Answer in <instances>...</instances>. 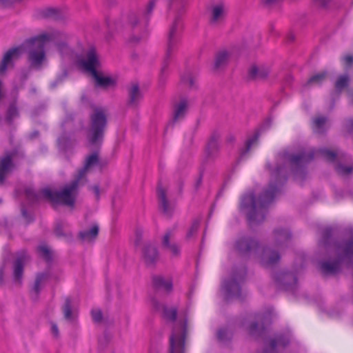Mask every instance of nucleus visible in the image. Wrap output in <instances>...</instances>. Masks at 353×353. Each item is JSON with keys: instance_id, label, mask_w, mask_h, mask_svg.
<instances>
[{"instance_id": "nucleus-45", "label": "nucleus", "mask_w": 353, "mask_h": 353, "mask_svg": "<svg viewBox=\"0 0 353 353\" xmlns=\"http://www.w3.org/2000/svg\"><path fill=\"white\" fill-rule=\"evenodd\" d=\"M48 16L55 19H61L62 18V14L57 9L50 8L48 10Z\"/></svg>"}, {"instance_id": "nucleus-16", "label": "nucleus", "mask_w": 353, "mask_h": 353, "mask_svg": "<svg viewBox=\"0 0 353 353\" xmlns=\"http://www.w3.org/2000/svg\"><path fill=\"white\" fill-rule=\"evenodd\" d=\"M99 163V157L97 152H94L90 156H88L85 160V165L83 168L78 170V172L74 174L77 176L79 177L80 176L82 178V180L87 182L86 175L88 172L95 165Z\"/></svg>"}, {"instance_id": "nucleus-22", "label": "nucleus", "mask_w": 353, "mask_h": 353, "mask_svg": "<svg viewBox=\"0 0 353 353\" xmlns=\"http://www.w3.org/2000/svg\"><path fill=\"white\" fill-rule=\"evenodd\" d=\"M98 233L99 226L94 224L89 230L81 231L79 236L83 241L90 242L97 238Z\"/></svg>"}, {"instance_id": "nucleus-42", "label": "nucleus", "mask_w": 353, "mask_h": 353, "mask_svg": "<svg viewBox=\"0 0 353 353\" xmlns=\"http://www.w3.org/2000/svg\"><path fill=\"white\" fill-rule=\"evenodd\" d=\"M219 139V135L218 134H214L208 142V149L212 151L216 150L218 147L217 141Z\"/></svg>"}, {"instance_id": "nucleus-17", "label": "nucleus", "mask_w": 353, "mask_h": 353, "mask_svg": "<svg viewBox=\"0 0 353 353\" xmlns=\"http://www.w3.org/2000/svg\"><path fill=\"white\" fill-rule=\"evenodd\" d=\"M28 256L25 253H22L20 256L17 257L13 268V274H14V280L16 283H20L23 272V266L28 261Z\"/></svg>"}, {"instance_id": "nucleus-11", "label": "nucleus", "mask_w": 353, "mask_h": 353, "mask_svg": "<svg viewBox=\"0 0 353 353\" xmlns=\"http://www.w3.org/2000/svg\"><path fill=\"white\" fill-rule=\"evenodd\" d=\"M21 54V48H14L8 50L0 62V75H3L8 70L14 67V62Z\"/></svg>"}, {"instance_id": "nucleus-35", "label": "nucleus", "mask_w": 353, "mask_h": 353, "mask_svg": "<svg viewBox=\"0 0 353 353\" xmlns=\"http://www.w3.org/2000/svg\"><path fill=\"white\" fill-rule=\"evenodd\" d=\"M64 318L68 321H73L74 319V313L72 312L70 301L67 299L63 307Z\"/></svg>"}, {"instance_id": "nucleus-57", "label": "nucleus", "mask_w": 353, "mask_h": 353, "mask_svg": "<svg viewBox=\"0 0 353 353\" xmlns=\"http://www.w3.org/2000/svg\"><path fill=\"white\" fill-rule=\"evenodd\" d=\"M4 96V92L3 90V83L1 80L0 79V101L3 99Z\"/></svg>"}, {"instance_id": "nucleus-41", "label": "nucleus", "mask_w": 353, "mask_h": 353, "mask_svg": "<svg viewBox=\"0 0 353 353\" xmlns=\"http://www.w3.org/2000/svg\"><path fill=\"white\" fill-rule=\"evenodd\" d=\"M349 78L347 75H341L340 76L337 81H336L335 86L338 90H341L344 88L348 83Z\"/></svg>"}, {"instance_id": "nucleus-27", "label": "nucleus", "mask_w": 353, "mask_h": 353, "mask_svg": "<svg viewBox=\"0 0 353 353\" xmlns=\"http://www.w3.org/2000/svg\"><path fill=\"white\" fill-rule=\"evenodd\" d=\"M49 274L46 272L40 273L37 275L35 282L32 288V292L37 296L48 279Z\"/></svg>"}, {"instance_id": "nucleus-19", "label": "nucleus", "mask_w": 353, "mask_h": 353, "mask_svg": "<svg viewBox=\"0 0 353 353\" xmlns=\"http://www.w3.org/2000/svg\"><path fill=\"white\" fill-rule=\"evenodd\" d=\"M336 252L340 260L353 256V239L336 247Z\"/></svg>"}, {"instance_id": "nucleus-25", "label": "nucleus", "mask_w": 353, "mask_h": 353, "mask_svg": "<svg viewBox=\"0 0 353 353\" xmlns=\"http://www.w3.org/2000/svg\"><path fill=\"white\" fill-rule=\"evenodd\" d=\"M157 194L159 201V205L163 212L169 214L170 212L168 201L166 199L165 189L163 188L161 184L159 185L157 188Z\"/></svg>"}, {"instance_id": "nucleus-26", "label": "nucleus", "mask_w": 353, "mask_h": 353, "mask_svg": "<svg viewBox=\"0 0 353 353\" xmlns=\"http://www.w3.org/2000/svg\"><path fill=\"white\" fill-rule=\"evenodd\" d=\"M181 82L190 89L196 88V76L190 71L185 72L181 77Z\"/></svg>"}, {"instance_id": "nucleus-12", "label": "nucleus", "mask_w": 353, "mask_h": 353, "mask_svg": "<svg viewBox=\"0 0 353 353\" xmlns=\"http://www.w3.org/2000/svg\"><path fill=\"white\" fill-rule=\"evenodd\" d=\"M162 247L172 257H178L180 255L181 248L174 241L173 230H169L164 234L162 239Z\"/></svg>"}, {"instance_id": "nucleus-62", "label": "nucleus", "mask_w": 353, "mask_h": 353, "mask_svg": "<svg viewBox=\"0 0 353 353\" xmlns=\"http://www.w3.org/2000/svg\"><path fill=\"white\" fill-rule=\"evenodd\" d=\"M37 134H38V133H37V132H35V133H34V137H37Z\"/></svg>"}, {"instance_id": "nucleus-47", "label": "nucleus", "mask_w": 353, "mask_h": 353, "mask_svg": "<svg viewBox=\"0 0 353 353\" xmlns=\"http://www.w3.org/2000/svg\"><path fill=\"white\" fill-rule=\"evenodd\" d=\"M230 334L229 332L225 329H221L219 330L217 336L219 340L221 341H225L228 339L230 336Z\"/></svg>"}, {"instance_id": "nucleus-24", "label": "nucleus", "mask_w": 353, "mask_h": 353, "mask_svg": "<svg viewBox=\"0 0 353 353\" xmlns=\"http://www.w3.org/2000/svg\"><path fill=\"white\" fill-rule=\"evenodd\" d=\"M248 73L252 79H263L268 76L269 70L263 66L253 65L250 68Z\"/></svg>"}, {"instance_id": "nucleus-48", "label": "nucleus", "mask_w": 353, "mask_h": 353, "mask_svg": "<svg viewBox=\"0 0 353 353\" xmlns=\"http://www.w3.org/2000/svg\"><path fill=\"white\" fill-rule=\"evenodd\" d=\"M26 194L28 199L31 201L36 200L37 199L38 197L36 193L34 192V190L31 188H28L26 190Z\"/></svg>"}, {"instance_id": "nucleus-3", "label": "nucleus", "mask_w": 353, "mask_h": 353, "mask_svg": "<svg viewBox=\"0 0 353 353\" xmlns=\"http://www.w3.org/2000/svg\"><path fill=\"white\" fill-rule=\"evenodd\" d=\"M236 249L248 257H252L263 266L270 267L276 263L280 255L270 247H262L255 239L242 237L236 242Z\"/></svg>"}, {"instance_id": "nucleus-43", "label": "nucleus", "mask_w": 353, "mask_h": 353, "mask_svg": "<svg viewBox=\"0 0 353 353\" xmlns=\"http://www.w3.org/2000/svg\"><path fill=\"white\" fill-rule=\"evenodd\" d=\"M199 223L200 222L199 220H196L193 222L191 228H190L189 231L187 233V236L188 238H190L196 232L199 226Z\"/></svg>"}, {"instance_id": "nucleus-55", "label": "nucleus", "mask_w": 353, "mask_h": 353, "mask_svg": "<svg viewBox=\"0 0 353 353\" xmlns=\"http://www.w3.org/2000/svg\"><path fill=\"white\" fill-rule=\"evenodd\" d=\"M316 3L320 4L322 6H327L330 2H331L332 0H315Z\"/></svg>"}, {"instance_id": "nucleus-51", "label": "nucleus", "mask_w": 353, "mask_h": 353, "mask_svg": "<svg viewBox=\"0 0 353 353\" xmlns=\"http://www.w3.org/2000/svg\"><path fill=\"white\" fill-rule=\"evenodd\" d=\"M92 190L93 191L94 195H95V197L97 199H99V196H100V190H99V186L97 185H94L92 188Z\"/></svg>"}, {"instance_id": "nucleus-4", "label": "nucleus", "mask_w": 353, "mask_h": 353, "mask_svg": "<svg viewBox=\"0 0 353 353\" xmlns=\"http://www.w3.org/2000/svg\"><path fill=\"white\" fill-rule=\"evenodd\" d=\"M85 183L81 176L78 177L74 175L73 180L64 185L59 192L45 188L41 191L40 195L52 203L72 207L78 196L79 188Z\"/></svg>"}, {"instance_id": "nucleus-30", "label": "nucleus", "mask_w": 353, "mask_h": 353, "mask_svg": "<svg viewBox=\"0 0 353 353\" xmlns=\"http://www.w3.org/2000/svg\"><path fill=\"white\" fill-rule=\"evenodd\" d=\"M129 23L132 26L137 23V17L134 12H129L122 15L120 19L116 21L117 27L122 26L123 23Z\"/></svg>"}, {"instance_id": "nucleus-39", "label": "nucleus", "mask_w": 353, "mask_h": 353, "mask_svg": "<svg viewBox=\"0 0 353 353\" xmlns=\"http://www.w3.org/2000/svg\"><path fill=\"white\" fill-rule=\"evenodd\" d=\"M38 252L39 255L46 260H50L51 258V252L46 245H41L38 248Z\"/></svg>"}, {"instance_id": "nucleus-60", "label": "nucleus", "mask_w": 353, "mask_h": 353, "mask_svg": "<svg viewBox=\"0 0 353 353\" xmlns=\"http://www.w3.org/2000/svg\"><path fill=\"white\" fill-rule=\"evenodd\" d=\"M350 125L351 130H353V120L350 121Z\"/></svg>"}, {"instance_id": "nucleus-40", "label": "nucleus", "mask_w": 353, "mask_h": 353, "mask_svg": "<svg viewBox=\"0 0 353 353\" xmlns=\"http://www.w3.org/2000/svg\"><path fill=\"white\" fill-rule=\"evenodd\" d=\"M258 138V134H255L247 141L245 143V148L241 152L242 156L245 155V153L248 152L251 149V148L256 143Z\"/></svg>"}, {"instance_id": "nucleus-1", "label": "nucleus", "mask_w": 353, "mask_h": 353, "mask_svg": "<svg viewBox=\"0 0 353 353\" xmlns=\"http://www.w3.org/2000/svg\"><path fill=\"white\" fill-rule=\"evenodd\" d=\"M68 39L69 36L66 33L59 31L44 32L34 38L28 53V60L30 67L40 69L46 62L45 45L48 42L54 41L59 50L63 52L68 50Z\"/></svg>"}, {"instance_id": "nucleus-46", "label": "nucleus", "mask_w": 353, "mask_h": 353, "mask_svg": "<svg viewBox=\"0 0 353 353\" xmlns=\"http://www.w3.org/2000/svg\"><path fill=\"white\" fill-rule=\"evenodd\" d=\"M92 319L94 322H100L102 319V313L100 310L94 309L91 312Z\"/></svg>"}, {"instance_id": "nucleus-13", "label": "nucleus", "mask_w": 353, "mask_h": 353, "mask_svg": "<svg viewBox=\"0 0 353 353\" xmlns=\"http://www.w3.org/2000/svg\"><path fill=\"white\" fill-rule=\"evenodd\" d=\"M13 154L6 153L0 157V185L3 184L6 177L12 172L14 164Z\"/></svg>"}, {"instance_id": "nucleus-56", "label": "nucleus", "mask_w": 353, "mask_h": 353, "mask_svg": "<svg viewBox=\"0 0 353 353\" xmlns=\"http://www.w3.org/2000/svg\"><path fill=\"white\" fill-rule=\"evenodd\" d=\"M330 234V230L329 229H326L324 232L323 238L325 241V244L326 243L327 239L328 238L329 235Z\"/></svg>"}, {"instance_id": "nucleus-29", "label": "nucleus", "mask_w": 353, "mask_h": 353, "mask_svg": "<svg viewBox=\"0 0 353 353\" xmlns=\"http://www.w3.org/2000/svg\"><path fill=\"white\" fill-rule=\"evenodd\" d=\"M278 282L286 290H290L296 283V279L291 274H283L278 278Z\"/></svg>"}, {"instance_id": "nucleus-37", "label": "nucleus", "mask_w": 353, "mask_h": 353, "mask_svg": "<svg viewBox=\"0 0 353 353\" xmlns=\"http://www.w3.org/2000/svg\"><path fill=\"white\" fill-rule=\"evenodd\" d=\"M337 172L341 175H347L353 171V165H345L343 163H339L336 166Z\"/></svg>"}, {"instance_id": "nucleus-31", "label": "nucleus", "mask_w": 353, "mask_h": 353, "mask_svg": "<svg viewBox=\"0 0 353 353\" xmlns=\"http://www.w3.org/2000/svg\"><path fill=\"white\" fill-rule=\"evenodd\" d=\"M340 264L339 261H325L321 264V270L325 274H334L339 270Z\"/></svg>"}, {"instance_id": "nucleus-18", "label": "nucleus", "mask_w": 353, "mask_h": 353, "mask_svg": "<svg viewBox=\"0 0 353 353\" xmlns=\"http://www.w3.org/2000/svg\"><path fill=\"white\" fill-rule=\"evenodd\" d=\"M143 257L147 264H153L159 258L157 248L154 245L146 244L143 250Z\"/></svg>"}, {"instance_id": "nucleus-38", "label": "nucleus", "mask_w": 353, "mask_h": 353, "mask_svg": "<svg viewBox=\"0 0 353 353\" xmlns=\"http://www.w3.org/2000/svg\"><path fill=\"white\" fill-rule=\"evenodd\" d=\"M325 78V72L318 73L312 77L307 81L309 85H317L321 83Z\"/></svg>"}, {"instance_id": "nucleus-32", "label": "nucleus", "mask_w": 353, "mask_h": 353, "mask_svg": "<svg viewBox=\"0 0 353 353\" xmlns=\"http://www.w3.org/2000/svg\"><path fill=\"white\" fill-rule=\"evenodd\" d=\"M156 308L158 310L162 311L165 318L170 320H175L176 316V310L174 307H168L163 305H157Z\"/></svg>"}, {"instance_id": "nucleus-6", "label": "nucleus", "mask_w": 353, "mask_h": 353, "mask_svg": "<svg viewBox=\"0 0 353 353\" xmlns=\"http://www.w3.org/2000/svg\"><path fill=\"white\" fill-rule=\"evenodd\" d=\"M79 63L82 68L91 74L97 86L109 88L115 84V79L105 74L99 69L100 63L94 49H90Z\"/></svg>"}, {"instance_id": "nucleus-7", "label": "nucleus", "mask_w": 353, "mask_h": 353, "mask_svg": "<svg viewBox=\"0 0 353 353\" xmlns=\"http://www.w3.org/2000/svg\"><path fill=\"white\" fill-rule=\"evenodd\" d=\"M108 114L105 109L95 108L90 115L88 139L92 145L100 144L103 139L107 126Z\"/></svg>"}, {"instance_id": "nucleus-59", "label": "nucleus", "mask_w": 353, "mask_h": 353, "mask_svg": "<svg viewBox=\"0 0 353 353\" xmlns=\"http://www.w3.org/2000/svg\"><path fill=\"white\" fill-rule=\"evenodd\" d=\"M3 270H0V283H1L3 281Z\"/></svg>"}, {"instance_id": "nucleus-34", "label": "nucleus", "mask_w": 353, "mask_h": 353, "mask_svg": "<svg viewBox=\"0 0 353 353\" xmlns=\"http://www.w3.org/2000/svg\"><path fill=\"white\" fill-rule=\"evenodd\" d=\"M316 155H321L329 161H334L337 157L335 152L325 148L318 150Z\"/></svg>"}, {"instance_id": "nucleus-58", "label": "nucleus", "mask_w": 353, "mask_h": 353, "mask_svg": "<svg viewBox=\"0 0 353 353\" xmlns=\"http://www.w3.org/2000/svg\"><path fill=\"white\" fill-rule=\"evenodd\" d=\"M22 214L23 216L26 219L28 222H30L31 220V218L28 216V214L25 210H22Z\"/></svg>"}, {"instance_id": "nucleus-23", "label": "nucleus", "mask_w": 353, "mask_h": 353, "mask_svg": "<svg viewBox=\"0 0 353 353\" xmlns=\"http://www.w3.org/2000/svg\"><path fill=\"white\" fill-rule=\"evenodd\" d=\"M154 286L161 290L170 291L172 288V283L170 279L165 278L161 276H157L153 279Z\"/></svg>"}, {"instance_id": "nucleus-20", "label": "nucleus", "mask_w": 353, "mask_h": 353, "mask_svg": "<svg viewBox=\"0 0 353 353\" xmlns=\"http://www.w3.org/2000/svg\"><path fill=\"white\" fill-rule=\"evenodd\" d=\"M188 107V101L184 99H181L179 101V103H177L174 106V113H173V120L174 121H177L182 119L185 117V115L187 112Z\"/></svg>"}, {"instance_id": "nucleus-9", "label": "nucleus", "mask_w": 353, "mask_h": 353, "mask_svg": "<svg viewBox=\"0 0 353 353\" xmlns=\"http://www.w3.org/2000/svg\"><path fill=\"white\" fill-rule=\"evenodd\" d=\"M245 274V270L241 268L239 270L233 272L230 280L223 283V290L224 292L225 298L227 300L234 298H240V282L243 280Z\"/></svg>"}, {"instance_id": "nucleus-44", "label": "nucleus", "mask_w": 353, "mask_h": 353, "mask_svg": "<svg viewBox=\"0 0 353 353\" xmlns=\"http://www.w3.org/2000/svg\"><path fill=\"white\" fill-rule=\"evenodd\" d=\"M289 343L288 340H285L282 339L281 337H279L274 340H273L271 343V345L272 348H274L279 345L285 346Z\"/></svg>"}, {"instance_id": "nucleus-36", "label": "nucleus", "mask_w": 353, "mask_h": 353, "mask_svg": "<svg viewBox=\"0 0 353 353\" xmlns=\"http://www.w3.org/2000/svg\"><path fill=\"white\" fill-rule=\"evenodd\" d=\"M18 117H19V112H18V110L16 108L15 105L14 104L10 105V106L9 107V108L7 111V114H6V121L9 123H11L12 121L14 119L17 118Z\"/></svg>"}, {"instance_id": "nucleus-10", "label": "nucleus", "mask_w": 353, "mask_h": 353, "mask_svg": "<svg viewBox=\"0 0 353 353\" xmlns=\"http://www.w3.org/2000/svg\"><path fill=\"white\" fill-rule=\"evenodd\" d=\"M182 30V23L179 18L175 19L172 23L168 36L167 47L164 63L170 59L172 54L176 50L178 44L180 41L181 32Z\"/></svg>"}, {"instance_id": "nucleus-61", "label": "nucleus", "mask_w": 353, "mask_h": 353, "mask_svg": "<svg viewBox=\"0 0 353 353\" xmlns=\"http://www.w3.org/2000/svg\"><path fill=\"white\" fill-rule=\"evenodd\" d=\"M56 232L57 233L58 235H61V233L59 232L57 230H56Z\"/></svg>"}, {"instance_id": "nucleus-53", "label": "nucleus", "mask_w": 353, "mask_h": 353, "mask_svg": "<svg viewBox=\"0 0 353 353\" xmlns=\"http://www.w3.org/2000/svg\"><path fill=\"white\" fill-rule=\"evenodd\" d=\"M279 0H263V3L267 6H270L275 4Z\"/></svg>"}, {"instance_id": "nucleus-52", "label": "nucleus", "mask_w": 353, "mask_h": 353, "mask_svg": "<svg viewBox=\"0 0 353 353\" xmlns=\"http://www.w3.org/2000/svg\"><path fill=\"white\" fill-rule=\"evenodd\" d=\"M154 6V0H152L148 6V8L146 10V14H150L152 11Z\"/></svg>"}, {"instance_id": "nucleus-2", "label": "nucleus", "mask_w": 353, "mask_h": 353, "mask_svg": "<svg viewBox=\"0 0 353 353\" xmlns=\"http://www.w3.org/2000/svg\"><path fill=\"white\" fill-rule=\"evenodd\" d=\"M279 187L270 185L268 190L256 199L252 193L245 195L241 201V208L247 214L250 225L259 223L264 220L267 207L279 192Z\"/></svg>"}, {"instance_id": "nucleus-33", "label": "nucleus", "mask_w": 353, "mask_h": 353, "mask_svg": "<svg viewBox=\"0 0 353 353\" xmlns=\"http://www.w3.org/2000/svg\"><path fill=\"white\" fill-rule=\"evenodd\" d=\"M229 59V53L226 51L220 52L215 59L214 66L216 68H219L226 63Z\"/></svg>"}, {"instance_id": "nucleus-14", "label": "nucleus", "mask_w": 353, "mask_h": 353, "mask_svg": "<svg viewBox=\"0 0 353 353\" xmlns=\"http://www.w3.org/2000/svg\"><path fill=\"white\" fill-rule=\"evenodd\" d=\"M227 10L223 3H218L211 7L210 23L213 26L221 24L225 19Z\"/></svg>"}, {"instance_id": "nucleus-54", "label": "nucleus", "mask_w": 353, "mask_h": 353, "mask_svg": "<svg viewBox=\"0 0 353 353\" xmlns=\"http://www.w3.org/2000/svg\"><path fill=\"white\" fill-rule=\"evenodd\" d=\"M256 327H257V325L256 323L251 324L250 327H249L250 333L251 334H255Z\"/></svg>"}, {"instance_id": "nucleus-21", "label": "nucleus", "mask_w": 353, "mask_h": 353, "mask_svg": "<svg viewBox=\"0 0 353 353\" xmlns=\"http://www.w3.org/2000/svg\"><path fill=\"white\" fill-rule=\"evenodd\" d=\"M327 128V119L322 116L313 119L312 129L316 134H322Z\"/></svg>"}, {"instance_id": "nucleus-5", "label": "nucleus", "mask_w": 353, "mask_h": 353, "mask_svg": "<svg viewBox=\"0 0 353 353\" xmlns=\"http://www.w3.org/2000/svg\"><path fill=\"white\" fill-rule=\"evenodd\" d=\"M314 156V152L308 154L301 152L292 154L285 152L280 155L279 163L272 173V177L278 180L281 183L285 179V174L288 170L293 172H298L306 163L310 161Z\"/></svg>"}, {"instance_id": "nucleus-28", "label": "nucleus", "mask_w": 353, "mask_h": 353, "mask_svg": "<svg viewBox=\"0 0 353 353\" xmlns=\"http://www.w3.org/2000/svg\"><path fill=\"white\" fill-rule=\"evenodd\" d=\"M130 95V104L136 106L141 99H142V94L139 90L137 84H133L129 91Z\"/></svg>"}, {"instance_id": "nucleus-8", "label": "nucleus", "mask_w": 353, "mask_h": 353, "mask_svg": "<svg viewBox=\"0 0 353 353\" xmlns=\"http://www.w3.org/2000/svg\"><path fill=\"white\" fill-rule=\"evenodd\" d=\"M185 334L186 321L183 319L174 324L170 338V353L183 352Z\"/></svg>"}, {"instance_id": "nucleus-15", "label": "nucleus", "mask_w": 353, "mask_h": 353, "mask_svg": "<svg viewBox=\"0 0 353 353\" xmlns=\"http://www.w3.org/2000/svg\"><path fill=\"white\" fill-rule=\"evenodd\" d=\"M274 246L278 249H283L288 245L290 239V234L287 230H275L272 234Z\"/></svg>"}, {"instance_id": "nucleus-50", "label": "nucleus", "mask_w": 353, "mask_h": 353, "mask_svg": "<svg viewBox=\"0 0 353 353\" xmlns=\"http://www.w3.org/2000/svg\"><path fill=\"white\" fill-rule=\"evenodd\" d=\"M343 60L346 64L350 65L353 62V54H348L343 57Z\"/></svg>"}, {"instance_id": "nucleus-49", "label": "nucleus", "mask_w": 353, "mask_h": 353, "mask_svg": "<svg viewBox=\"0 0 353 353\" xmlns=\"http://www.w3.org/2000/svg\"><path fill=\"white\" fill-rule=\"evenodd\" d=\"M51 333L54 338H58L59 336V332L57 325L54 323H50Z\"/></svg>"}]
</instances>
